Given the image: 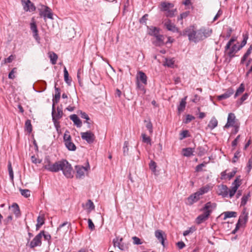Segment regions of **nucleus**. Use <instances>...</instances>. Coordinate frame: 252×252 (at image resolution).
<instances>
[{
  "instance_id": "obj_22",
  "label": "nucleus",
  "mask_w": 252,
  "mask_h": 252,
  "mask_svg": "<svg viewBox=\"0 0 252 252\" xmlns=\"http://www.w3.org/2000/svg\"><path fill=\"white\" fill-rule=\"evenodd\" d=\"M70 118L78 127L81 126L82 122L76 115L73 114L70 116Z\"/></svg>"
},
{
  "instance_id": "obj_27",
  "label": "nucleus",
  "mask_w": 252,
  "mask_h": 252,
  "mask_svg": "<svg viewBox=\"0 0 252 252\" xmlns=\"http://www.w3.org/2000/svg\"><path fill=\"white\" fill-rule=\"evenodd\" d=\"M64 144L67 149L69 151H74L76 149V146L71 141V140L68 141H66Z\"/></svg>"
},
{
  "instance_id": "obj_17",
  "label": "nucleus",
  "mask_w": 252,
  "mask_h": 252,
  "mask_svg": "<svg viewBox=\"0 0 252 252\" xmlns=\"http://www.w3.org/2000/svg\"><path fill=\"white\" fill-rule=\"evenodd\" d=\"M200 196L197 191H196L188 197V201L190 203L192 204L193 202H196L199 199Z\"/></svg>"
},
{
  "instance_id": "obj_57",
  "label": "nucleus",
  "mask_w": 252,
  "mask_h": 252,
  "mask_svg": "<svg viewBox=\"0 0 252 252\" xmlns=\"http://www.w3.org/2000/svg\"><path fill=\"white\" fill-rule=\"evenodd\" d=\"M53 121L54 122V124L55 125V127L57 131L59 130V129L60 128V123L58 121L59 119L57 118H52Z\"/></svg>"
},
{
  "instance_id": "obj_21",
  "label": "nucleus",
  "mask_w": 252,
  "mask_h": 252,
  "mask_svg": "<svg viewBox=\"0 0 252 252\" xmlns=\"http://www.w3.org/2000/svg\"><path fill=\"white\" fill-rule=\"evenodd\" d=\"M187 98V96H185L184 98H182L179 105L178 107V110L179 113H181L183 112L186 107V99Z\"/></svg>"
},
{
  "instance_id": "obj_64",
  "label": "nucleus",
  "mask_w": 252,
  "mask_h": 252,
  "mask_svg": "<svg viewBox=\"0 0 252 252\" xmlns=\"http://www.w3.org/2000/svg\"><path fill=\"white\" fill-rule=\"evenodd\" d=\"M205 163H201V164L197 165L195 168L196 171L199 172V171H202V167L205 166Z\"/></svg>"
},
{
  "instance_id": "obj_50",
  "label": "nucleus",
  "mask_w": 252,
  "mask_h": 252,
  "mask_svg": "<svg viewBox=\"0 0 252 252\" xmlns=\"http://www.w3.org/2000/svg\"><path fill=\"white\" fill-rule=\"evenodd\" d=\"M247 39L248 37L246 36H244V39L241 43V45L238 47L237 51L240 50L242 47H243L246 44Z\"/></svg>"
},
{
  "instance_id": "obj_38",
  "label": "nucleus",
  "mask_w": 252,
  "mask_h": 252,
  "mask_svg": "<svg viewBox=\"0 0 252 252\" xmlns=\"http://www.w3.org/2000/svg\"><path fill=\"white\" fill-rule=\"evenodd\" d=\"M174 63L173 59H166L165 62L164 63V65L168 67H172Z\"/></svg>"
},
{
  "instance_id": "obj_32",
  "label": "nucleus",
  "mask_w": 252,
  "mask_h": 252,
  "mask_svg": "<svg viewBox=\"0 0 252 252\" xmlns=\"http://www.w3.org/2000/svg\"><path fill=\"white\" fill-rule=\"evenodd\" d=\"M57 113L55 114H52V118H57L58 119H60L62 117L63 113L61 108L59 107H57Z\"/></svg>"
},
{
  "instance_id": "obj_23",
  "label": "nucleus",
  "mask_w": 252,
  "mask_h": 252,
  "mask_svg": "<svg viewBox=\"0 0 252 252\" xmlns=\"http://www.w3.org/2000/svg\"><path fill=\"white\" fill-rule=\"evenodd\" d=\"M137 79H139L144 84H147V76L142 71H139L138 73Z\"/></svg>"
},
{
  "instance_id": "obj_30",
  "label": "nucleus",
  "mask_w": 252,
  "mask_h": 252,
  "mask_svg": "<svg viewBox=\"0 0 252 252\" xmlns=\"http://www.w3.org/2000/svg\"><path fill=\"white\" fill-rule=\"evenodd\" d=\"M197 154L199 156H202L205 155L207 152L206 146H199L197 148Z\"/></svg>"
},
{
  "instance_id": "obj_16",
  "label": "nucleus",
  "mask_w": 252,
  "mask_h": 252,
  "mask_svg": "<svg viewBox=\"0 0 252 252\" xmlns=\"http://www.w3.org/2000/svg\"><path fill=\"white\" fill-rule=\"evenodd\" d=\"M31 30L33 32V36L34 38L38 40L39 39V37L38 34V30L37 29V26L34 22L31 23Z\"/></svg>"
},
{
  "instance_id": "obj_34",
  "label": "nucleus",
  "mask_w": 252,
  "mask_h": 252,
  "mask_svg": "<svg viewBox=\"0 0 252 252\" xmlns=\"http://www.w3.org/2000/svg\"><path fill=\"white\" fill-rule=\"evenodd\" d=\"M49 57L52 64H55L58 59V56L54 52L50 53Z\"/></svg>"
},
{
  "instance_id": "obj_37",
  "label": "nucleus",
  "mask_w": 252,
  "mask_h": 252,
  "mask_svg": "<svg viewBox=\"0 0 252 252\" xmlns=\"http://www.w3.org/2000/svg\"><path fill=\"white\" fill-rule=\"evenodd\" d=\"M245 90V87L243 84H241L239 87L237 89L235 94H234V97L236 98L237 97L239 94H241L243 93V92Z\"/></svg>"
},
{
  "instance_id": "obj_62",
  "label": "nucleus",
  "mask_w": 252,
  "mask_h": 252,
  "mask_svg": "<svg viewBox=\"0 0 252 252\" xmlns=\"http://www.w3.org/2000/svg\"><path fill=\"white\" fill-rule=\"evenodd\" d=\"M248 172H250L252 168V157L249 159L247 165Z\"/></svg>"
},
{
  "instance_id": "obj_35",
  "label": "nucleus",
  "mask_w": 252,
  "mask_h": 252,
  "mask_svg": "<svg viewBox=\"0 0 252 252\" xmlns=\"http://www.w3.org/2000/svg\"><path fill=\"white\" fill-rule=\"evenodd\" d=\"M252 50V45H251L250 47L247 50L246 53L244 54L243 58H242L241 63H243L246 60L248 57L251 53Z\"/></svg>"
},
{
  "instance_id": "obj_36",
  "label": "nucleus",
  "mask_w": 252,
  "mask_h": 252,
  "mask_svg": "<svg viewBox=\"0 0 252 252\" xmlns=\"http://www.w3.org/2000/svg\"><path fill=\"white\" fill-rule=\"evenodd\" d=\"M248 219V213L244 209L239 217L238 220H247Z\"/></svg>"
},
{
  "instance_id": "obj_9",
  "label": "nucleus",
  "mask_w": 252,
  "mask_h": 252,
  "mask_svg": "<svg viewBox=\"0 0 252 252\" xmlns=\"http://www.w3.org/2000/svg\"><path fill=\"white\" fill-rule=\"evenodd\" d=\"M236 117L234 114L230 113L228 114L227 123L224 126L225 128H228L230 126H235Z\"/></svg>"
},
{
  "instance_id": "obj_63",
  "label": "nucleus",
  "mask_w": 252,
  "mask_h": 252,
  "mask_svg": "<svg viewBox=\"0 0 252 252\" xmlns=\"http://www.w3.org/2000/svg\"><path fill=\"white\" fill-rule=\"evenodd\" d=\"M31 159H32V161L33 163H40L41 162V160L36 158L34 156H32Z\"/></svg>"
},
{
  "instance_id": "obj_41",
  "label": "nucleus",
  "mask_w": 252,
  "mask_h": 252,
  "mask_svg": "<svg viewBox=\"0 0 252 252\" xmlns=\"http://www.w3.org/2000/svg\"><path fill=\"white\" fill-rule=\"evenodd\" d=\"M25 127L26 130L29 133H31L32 131V126L31 124V121L27 120L25 123Z\"/></svg>"
},
{
  "instance_id": "obj_19",
  "label": "nucleus",
  "mask_w": 252,
  "mask_h": 252,
  "mask_svg": "<svg viewBox=\"0 0 252 252\" xmlns=\"http://www.w3.org/2000/svg\"><path fill=\"white\" fill-rule=\"evenodd\" d=\"M155 236L161 242L163 246H164V239L163 237L162 231L160 230H157L155 231Z\"/></svg>"
},
{
  "instance_id": "obj_56",
  "label": "nucleus",
  "mask_w": 252,
  "mask_h": 252,
  "mask_svg": "<svg viewBox=\"0 0 252 252\" xmlns=\"http://www.w3.org/2000/svg\"><path fill=\"white\" fill-rule=\"evenodd\" d=\"M17 68L16 67L13 68L12 70L9 72L8 74V78L9 79H13L15 78L14 73L16 72Z\"/></svg>"
},
{
  "instance_id": "obj_43",
  "label": "nucleus",
  "mask_w": 252,
  "mask_h": 252,
  "mask_svg": "<svg viewBox=\"0 0 252 252\" xmlns=\"http://www.w3.org/2000/svg\"><path fill=\"white\" fill-rule=\"evenodd\" d=\"M21 194L25 197H28L30 196V190L27 189H20Z\"/></svg>"
},
{
  "instance_id": "obj_24",
  "label": "nucleus",
  "mask_w": 252,
  "mask_h": 252,
  "mask_svg": "<svg viewBox=\"0 0 252 252\" xmlns=\"http://www.w3.org/2000/svg\"><path fill=\"white\" fill-rule=\"evenodd\" d=\"M218 123V122L216 118L212 117L208 125V127L211 129H213L217 126Z\"/></svg>"
},
{
  "instance_id": "obj_58",
  "label": "nucleus",
  "mask_w": 252,
  "mask_h": 252,
  "mask_svg": "<svg viewBox=\"0 0 252 252\" xmlns=\"http://www.w3.org/2000/svg\"><path fill=\"white\" fill-rule=\"evenodd\" d=\"M189 11H186V12L181 13L180 14V16L178 17V21H179V20L182 21L183 19L186 18L189 15Z\"/></svg>"
},
{
  "instance_id": "obj_40",
  "label": "nucleus",
  "mask_w": 252,
  "mask_h": 252,
  "mask_svg": "<svg viewBox=\"0 0 252 252\" xmlns=\"http://www.w3.org/2000/svg\"><path fill=\"white\" fill-rule=\"evenodd\" d=\"M238 188V186H234L231 188V189L228 190L230 197H232V196H234Z\"/></svg>"
},
{
  "instance_id": "obj_31",
  "label": "nucleus",
  "mask_w": 252,
  "mask_h": 252,
  "mask_svg": "<svg viewBox=\"0 0 252 252\" xmlns=\"http://www.w3.org/2000/svg\"><path fill=\"white\" fill-rule=\"evenodd\" d=\"M237 48L238 47L236 45H234L230 50L227 52L226 54L230 58H232L234 56V53L237 51Z\"/></svg>"
},
{
  "instance_id": "obj_14",
  "label": "nucleus",
  "mask_w": 252,
  "mask_h": 252,
  "mask_svg": "<svg viewBox=\"0 0 252 252\" xmlns=\"http://www.w3.org/2000/svg\"><path fill=\"white\" fill-rule=\"evenodd\" d=\"M164 26L168 31H172L173 32H178V28L169 20L165 23Z\"/></svg>"
},
{
  "instance_id": "obj_11",
  "label": "nucleus",
  "mask_w": 252,
  "mask_h": 252,
  "mask_svg": "<svg viewBox=\"0 0 252 252\" xmlns=\"http://www.w3.org/2000/svg\"><path fill=\"white\" fill-rule=\"evenodd\" d=\"M234 93V90L232 88H230L223 94L218 96V99L221 100L222 99H226L230 97Z\"/></svg>"
},
{
  "instance_id": "obj_47",
  "label": "nucleus",
  "mask_w": 252,
  "mask_h": 252,
  "mask_svg": "<svg viewBox=\"0 0 252 252\" xmlns=\"http://www.w3.org/2000/svg\"><path fill=\"white\" fill-rule=\"evenodd\" d=\"M128 142L127 141H125L123 147V154L124 156H126L128 155Z\"/></svg>"
},
{
  "instance_id": "obj_51",
  "label": "nucleus",
  "mask_w": 252,
  "mask_h": 252,
  "mask_svg": "<svg viewBox=\"0 0 252 252\" xmlns=\"http://www.w3.org/2000/svg\"><path fill=\"white\" fill-rule=\"evenodd\" d=\"M236 40V39L234 37H232L230 40L227 43L225 47V51L226 52L228 50L231 45L232 43L234 42Z\"/></svg>"
},
{
  "instance_id": "obj_59",
  "label": "nucleus",
  "mask_w": 252,
  "mask_h": 252,
  "mask_svg": "<svg viewBox=\"0 0 252 252\" xmlns=\"http://www.w3.org/2000/svg\"><path fill=\"white\" fill-rule=\"evenodd\" d=\"M195 117L191 115H187L186 116V119L185 121V123L188 124L192 120H194Z\"/></svg>"
},
{
  "instance_id": "obj_6",
  "label": "nucleus",
  "mask_w": 252,
  "mask_h": 252,
  "mask_svg": "<svg viewBox=\"0 0 252 252\" xmlns=\"http://www.w3.org/2000/svg\"><path fill=\"white\" fill-rule=\"evenodd\" d=\"M42 233H43V231H41L31 242L30 244V247L31 248L33 249L36 247L40 246L41 245V238Z\"/></svg>"
},
{
  "instance_id": "obj_45",
  "label": "nucleus",
  "mask_w": 252,
  "mask_h": 252,
  "mask_svg": "<svg viewBox=\"0 0 252 252\" xmlns=\"http://www.w3.org/2000/svg\"><path fill=\"white\" fill-rule=\"evenodd\" d=\"M142 141L143 142L147 143L149 144L150 145H152L151 138L149 136H147L146 134L142 133Z\"/></svg>"
},
{
  "instance_id": "obj_5",
  "label": "nucleus",
  "mask_w": 252,
  "mask_h": 252,
  "mask_svg": "<svg viewBox=\"0 0 252 252\" xmlns=\"http://www.w3.org/2000/svg\"><path fill=\"white\" fill-rule=\"evenodd\" d=\"M43 9L40 11V16L43 17L45 20L46 18L50 19H53V13L51 9L47 6H43Z\"/></svg>"
},
{
  "instance_id": "obj_20",
  "label": "nucleus",
  "mask_w": 252,
  "mask_h": 252,
  "mask_svg": "<svg viewBox=\"0 0 252 252\" xmlns=\"http://www.w3.org/2000/svg\"><path fill=\"white\" fill-rule=\"evenodd\" d=\"M55 94L54 95V97L53 99V102L54 103H58L60 100V96H61V93L60 92V89L58 88H57L56 86H55Z\"/></svg>"
},
{
  "instance_id": "obj_26",
  "label": "nucleus",
  "mask_w": 252,
  "mask_h": 252,
  "mask_svg": "<svg viewBox=\"0 0 252 252\" xmlns=\"http://www.w3.org/2000/svg\"><path fill=\"white\" fill-rule=\"evenodd\" d=\"M149 33L151 35H153L156 37L157 35L159 34V29L155 27L152 26L149 28Z\"/></svg>"
},
{
  "instance_id": "obj_13",
  "label": "nucleus",
  "mask_w": 252,
  "mask_h": 252,
  "mask_svg": "<svg viewBox=\"0 0 252 252\" xmlns=\"http://www.w3.org/2000/svg\"><path fill=\"white\" fill-rule=\"evenodd\" d=\"M122 240V238L120 239H119L118 238L114 239L113 241L114 246L115 247H117L121 250H124L125 249V247L123 244L121 243Z\"/></svg>"
},
{
  "instance_id": "obj_55",
  "label": "nucleus",
  "mask_w": 252,
  "mask_h": 252,
  "mask_svg": "<svg viewBox=\"0 0 252 252\" xmlns=\"http://www.w3.org/2000/svg\"><path fill=\"white\" fill-rule=\"evenodd\" d=\"M132 239L133 240V243L134 245H140L142 244V243L141 242V240L136 236L132 237Z\"/></svg>"
},
{
  "instance_id": "obj_28",
  "label": "nucleus",
  "mask_w": 252,
  "mask_h": 252,
  "mask_svg": "<svg viewBox=\"0 0 252 252\" xmlns=\"http://www.w3.org/2000/svg\"><path fill=\"white\" fill-rule=\"evenodd\" d=\"M194 151V148H187L183 149V155L185 157H189L192 155Z\"/></svg>"
},
{
  "instance_id": "obj_7",
  "label": "nucleus",
  "mask_w": 252,
  "mask_h": 252,
  "mask_svg": "<svg viewBox=\"0 0 252 252\" xmlns=\"http://www.w3.org/2000/svg\"><path fill=\"white\" fill-rule=\"evenodd\" d=\"M22 5L26 11L32 12L35 10V7L30 0H22Z\"/></svg>"
},
{
  "instance_id": "obj_46",
  "label": "nucleus",
  "mask_w": 252,
  "mask_h": 252,
  "mask_svg": "<svg viewBox=\"0 0 252 252\" xmlns=\"http://www.w3.org/2000/svg\"><path fill=\"white\" fill-rule=\"evenodd\" d=\"M81 117L82 119H84L86 120V122L88 124V127L89 128H90L91 123L88 121L89 120H90V118H89L88 115L85 112H81Z\"/></svg>"
},
{
  "instance_id": "obj_15",
  "label": "nucleus",
  "mask_w": 252,
  "mask_h": 252,
  "mask_svg": "<svg viewBox=\"0 0 252 252\" xmlns=\"http://www.w3.org/2000/svg\"><path fill=\"white\" fill-rule=\"evenodd\" d=\"M223 216V219L225 220L228 218H235L237 216V213L233 211H227L222 213L220 217Z\"/></svg>"
},
{
  "instance_id": "obj_48",
  "label": "nucleus",
  "mask_w": 252,
  "mask_h": 252,
  "mask_svg": "<svg viewBox=\"0 0 252 252\" xmlns=\"http://www.w3.org/2000/svg\"><path fill=\"white\" fill-rule=\"evenodd\" d=\"M8 169L10 178L13 181V178H14V174H13L11 164L10 162H9V164L8 165Z\"/></svg>"
},
{
  "instance_id": "obj_10",
  "label": "nucleus",
  "mask_w": 252,
  "mask_h": 252,
  "mask_svg": "<svg viewBox=\"0 0 252 252\" xmlns=\"http://www.w3.org/2000/svg\"><path fill=\"white\" fill-rule=\"evenodd\" d=\"M217 193L223 197H226L228 194V189L226 185H220L218 186Z\"/></svg>"
},
{
  "instance_id": "obj_49",
  "label": "nucleus",
  "mask_w": 252,
  "mask_h": 252,
  "mask_svg": "<svg viewBox=\"0 0 252 252\" xmlns=\"http://www.w3.org/2000/svg\"><path fill=\"white\" fill-rule=\"evenodd\" d=\"M248 97V94L247 93H245L243 95V96L241 97L240 99L238 101L237 103L239 105H241L242 103L247 99Z\"/></svg>"
},
{
  "instance_id": "obj_12",
  "label": "nucleus",
  "mask_w": 252,
  "mask_h": 252,
  "mask_svg": "<svg viewBox=\"0 0 252 252\" xmlns=\"http://www.w3.org/2000/svg\"><path fill=\"white\" fill-rule=\"evenodd\" d=\"M9 209L13 213L16 217L20 215V211L19 207L17 204L13 203L11 206L9 207Z\"/></svg>"
},
{
  "instance_id": "obj_18",
  "label": "nucleus",
  "mask_w": 252,
  "mask_h": 252,
  "mask_svg": "<svg viewBox=\"0 0 252 252\" xmlns=\"http://www.w3.org/2000/svg\"><path fill=\"white\" fill-rule=\"evenodd\" d=\"M83 207L88 212H90L94 209V206L93 202L91 200H88L85 205L83 204Z\"/></svg>"
},
{
  "instance_id": "obj_39",
  "label": "nucleus",
  "mask_w": 252,
  "mask_h": 252,
  "mask_svg": "<svg viewBox=\"0 0 252 252\" xmlns=\"http://www.w3.org/2000/svg\"><path fill=\"white\" fill-rule=\"evenodd\" d=\"M196 230V228L195 226H192L190 227L187 230H185L183 233V235L186 236L189 235L190 233H192L194 231Z\"/></svg>"
},
{
  "instance_id": "obj_53",
  "label": "nucleus",
  "mask_w": 252,
  "mask_h": 252,
  "mask_svg": "<svg viewBox=\"0 0 252 252\" xmlns=\"http://www.w3.org/2000/svg\"><path fill=\"white\" fill-rule=\"evenodd\" d=\"M71 140V136L69 134V132L66 131L63 135V140L64 143L66 142V141H68Z\"/></svg>"
},
{
  "instance_id": "obj_4",
  "label": "nucleus",
  "mask_w": 252,
  "mask_h": 252,
  "mask_svg": "<svg viewBox=\"0 0 252 252\" xmlns=\"http://www.w3.org/2000/svg\"><path fill=\"white\" fill-rule=\"evenodd\" d=\"M81 136L82 139L86 140L89 144L93 143L95 138L94 134L91 131L81 132Z\"/></svg>"
},
{
  "instance_id": "obj_54",
  "label": "nucleus",
  "mask_w": 252,
  "mask_h": 252,
  "mask_svg": "<svg viewBox=\"0 0 252 252\" xmlns=\"http://www.w3.org/2000/svg\"><path fill=\"white\" fill-rule=\"evenodd\" d=\"M156 167H157L156 163L154 161L151 160L149 163V167H150V169L152 171L154 172L156 171Z\"/></svg>"
},
{
  "instance_id": "obj_61",
  "label": "nucleus",
  "mask_w": 252,
  "mask_h": 252,
  "mask_svg": "<svg viewBox=\"0 0 252 252\" xmlns=\"http://www.w3.org/2000/svg\"><path fill=\"white\" fill-rule=\"evenodd\" d=\"M148 14H145L140 20H139V22L141 24H146V21L147 20V17H148Z\"/></svg>"
},
{
  "instance_id": "obj_1",
  "label": "nucleus",
  "mask_w": 252,
  "mask_h": 252,
  "mask_svg": "<svg viewBox=\"0 0 252 252\" xmlns=\"http://www.w3.org/2000/svg\"><path fill=\"white\" fill-rule=\"evenodd\" d=\"M43 167L49 171L57 172L62 170L68 178L73 177V170L71 164L65 159H62L52 163L48 157H46Z\"/></svg>"
},
{
  "instance_id": "obj_29",
  "label": "nucleus",
  "mask_w": 252,
  "mask_h": 252,
  "mask_svg": "<svg viewBox=\"0 0 252 252\" xmlns=\"http://www.w3.org/2000/svg\"><path fill=\"white\" fill-rule=\"evenodd\" d=\"M157 41L156 43V45L161 46L164 44V36L159 34L156 36Z\"/></svg>"
},
{
  "instance_id": "obj_25",
  "label": "nucleus",
  "mask_w": 252,
  "mask_h": 252,
  "mask_svg": "<svg viewBox=\"0 0 252 252\" xmlns=\"http://www.w3.org/2000/svg\"><path fill=\"white\" fill-rule=\"evenodd\" d=\"M211 189V187L209 185H206V186L201 188L198 191L199 195L200 196L203 195L204 193L208 192Z\"/></svg>"
},
{
  "instance_id": "obj_52",
  "label": "nucleus",
  "mask_w": 252,
  "mask_h": 252,
  "mask_svg": "<svg viewBox=\"0 0 252 252\" xmlns=\"http://www.w3.org/2000/svg\"><path fill=\"white\" fill-rule=\"evenodd\" d=\"M144 122L145 123L147 122V125L146 126V127L147 128V129L149 130L150 133L152 134V132H153V126H152V124L151 123V122H147L146 120H145Z\"/></svg>"
},
{
  "instance_id": "obj_42",
  "label": "nucleus",
  "mask_w": 252,
  "mask_h": 252,
  "mask_svg": "<svg viewBox=\"0 0 252 252\" xmlns=\"http://www.w3.org/2000/svg\"><path fill=\"white\" fill-rule=\"evenodd\" d=\"M245 222L246 221H238L236 224L235 228L232 231V233L235 234L241 226L245 225Z\"/></svg>"
},
{
  "instance_id": "obj_33",
  "label": "nucleus",
  "mask_w": 252,
  "mask_h": 252,
  "mask_svg": "<svg viewBox=\"0 0 252 252\" xmlns=\"http://www.w3.org/2000/svg\"><path fill=\"white\" fill-rule=\"evenodd\" d=\"M161 9L163 11H168L170 8L173 7L172 4L166 2H163L161 3Z\"/></svg>"
},
{
  "instance_id": "obj_60",
  "label": "nucleus",
  "mask_w": 252,
  "mask_h": 252,
  "mask_svg": "<svg viewBox=\"0 0 252 252\" xmlns=\"http://www.w3.org/2000/svg\"><path fill=\"white\" fill-rule=\"evenodd\" d=\"M14 58L15 56L11 55L10 56H9L7 58L4 59V63H10L13 61Z\"/></svg>"
},
{
  "instance_id": "obj_3",
  "label": "nucleus",
  "mask_w": 252,
  "mask_h": 252,
  "mask_svg": "<svg viewBox=\"0 0 252 252\" xmlns=\"http://www.w3.org/2000/svg\"><path fill=\"white\" fill-rule=\"evenodd\" d=\"M214 207L215 206L211 202H207L203 209V213L197 217L196 220H204L207 219Z\"/></svg>"
},
{
  "instance_id": "obj_2",
  "label": "nucleus",
  "mask_w": 252,
  "mask_h": 252,
  "mask_svg": "<svg viewBox=\"0 0 252 252\" xmlns=\"http://www.w3.org/2000/svg\"><path fill=\"white\" fill-rule=\"evenodd\" d=\"M212 33V30L209 29L201 28L196 31L194 27L190 26L180 32L181 36L188 35L189 41L195 43L202 40L209 36Z\"/></svg>"
},
{
  "instance_id": "obj_44",
  "label": "nucleus",
  "mask_w": 252,
  "mask_h": 252,
  "mask_svg": "<svg viewBox=\"0 0 252 252\" xmlns=\"http://www.w3.org/2000/svg\"><path fill=\"white\" fill-rule=\"evenodd\" d=\"M250 197V193L243 196L241 199V205L244 206L246 204L249 198Z\"/></svg>"
},
{
  "instance_id": "obj_8",
  "label": "nucleus",
  "mask_w": 252,
  "mask_h": 252,
  "mask_svg": "<svg viewBox=\"0 0 252 252\" xmlns=\"http://www.w3.org/2000/svg\"><path fill=\"white\" fill-rule=\"evenodd\" d=\"M75 169L76 170V177L79 179L82 178L85 175V173L88 170L87 167L81 165L75 166Z\"/></svg>"
}]
</instances>
